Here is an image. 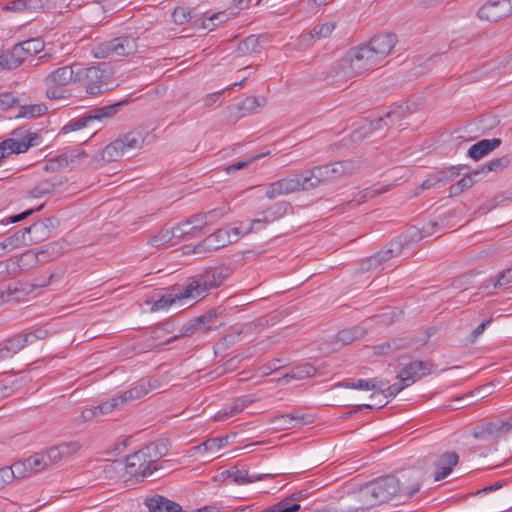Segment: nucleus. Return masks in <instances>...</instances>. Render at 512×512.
Wrapping results in <instances>:
<instances>
[{
	"instance_id": "1",
	"label": "nucleus",
	"mask_w": 512,
	"mask_h": 512,
	"mask_svg": "<svg viewBox=\"0 0 512 512\" xmlns=\"http://www.w3.org/2000/svg\"><path fill=\"white\" fill-rule=\"evenodd\" d=\"M396 44L393 34H380L367 44L350 49L337 60L330 69V77L335 80H349L362 76L378 67L391 53Z\"/></svg>"
},
{
	"instance_id": "2",
	"label": "nucleus",
	"mask_w": 512,
	"mask_h": 512,
	"mask_svg": "<svg viewBox=\"0 0 512 512\" xmlns=\"http://www.w3.org/2000/svg\"><path fill=\"white\" fill-rule=\"evenodd\" d=\"M166 456L167 454L161 453L160 450H134L124 458L125 473L136 479L145 478L158 469H167L176 464L186 463L185 460L180 459H163Z\"/></svg>"
},
{
	"instance_id": "3",
	"label": "nucleus",
	"mask_w": 512,
	"mask_h": 512,
	"mask_svg": "<svg viewBox=\"0 0 512 512\" xmlns=\"http://www.w3.org/2000/svg\"><path fill=\"white\" fill-rule=\"evenodd\" d=\"M230 275L231 269L226 266L208 268L187 284L185 294L194 300L203 296L208 290L220 286Z\"/></svg>"
},
{
	"instance_id": "4",
	"label": "nucleus",
	"mask_w": 512,
	"mask_h": 512,
	"mask_svg": "<svg viewBox=\"0 0 512 512\" xmlns=\"http://www.w3.org/2000/svg\"><path fill=\"white\" fill-rule=\"evenodd\" d=\"M44 46V42L40 38H31L15 44L11 50L0 55V66L8 70L15 69L27 58L41 52Z\"/></svg>"
},
{
	"instance_id": "5",
	"label": "nucleus",
	"mask_w": 512,
	"mask_h": 512,
	"mask_svg": "<svg viewBox=\"0 0 512 512\" xmlns=\"http://www.w3.org/2000/svg\"><path fill=\"white\" fill-rule=\"evenodd\" d=\"M399 483L396 476L388 475L367 483L362 489L363 497H370V505L384 503L399 493Z\"/></svg>"
},
{
	"instance_id": "6",
	"label": "nucleus",
	"mask_w": 512,
	"mask_h": 512,
	"mask_svg": "<svg viewBox=\"0 0 512 512\" xmlns=\"http://www.w3.org/2000/svg\"><path fill=\"white\" fill-rule=\"evenodd\" d=\"M108 76L98 66L83 68L78 64L76 81L84 86L87 94L97 95L109 90Z\"/></svg>"
},
{
	"instance_id": "7",
	"label": "nucleus",
	"mask_w": 512,
	"mask_h": 512,
	"mask_svg": "<svg viewBox=\"0 0 512 512\" xmlns=\"http://www.w3.org/2000/svg\"><path fill=\"white\" fill-rule=\"evenodd\" d=\"M61 460L60 450H41L30 457L15 463L18 475L25 477L27 473H37Z\"/></svg>"
},
{
	"instance_id": "8",
	"label": "nucleus",
	"mask_w": 512,
	"mask_h": 512,
	"mask_svg": "<svg viewBox=\"0 0 512 512\" xmlns=\"http://www.w3.org/2000/svg\"><path fill=\"white\" fill-rule=\"evenodd\" d=\"M239 229L238 227H234L230 230L218 229L199 242L194 247V252L199 254L211 252L237 242L241 237Z\"/></svg>"
},
{
	"instance_id": "9",
	"label": "nucleus",
	"mask_w": 512,
	"mask_h": 512,
	"mask_svg": "<svg viewBox=\"0 0 512 512\" xmlns=\"http://www.w3.org/2000/svg\"><path fill=\"white\" fill-rule=\"evenodd\" d=\"M120 105L121 103H116L94 109L90 112V114L70 121L63 127V131L64 133H68L69 131L80 130L95 120L102 121L103 119H109L118 112Z\"/></svg>"
},
{
	"instance_id": "10",
	"label": "nucleus",
	"mask_w": 512,
	"mask_h": 512,
	"mask_svg": "<svg viewBox=\"0 0 512 512\" xmlns=\"http://www.w3.org/2000/svg\"><path fill=\"white\" fill-rule=\"evenodd\" d=\"M459 456L454 451H446L430 458V467L433 469L434 481L445 479L457 465Z\"/></svg>"
},
{
	"instance_id": "11",
	"label": "nucleus",
	"mask_w": 512,
	"mask_h": 512,
	"mask_svg": "<svg viewBox=\"0 0 512 512\" xmlns=\"http://www.w3.org/2000/svg\"><path fill=\"white\" fill-rule=\"evenodd\" d=\"M512 14V4L507 0H488L478 10V17L491 22L499 21Z\"/></svg>"
},
{
	"instance_id": "12",
	"label": "nucleus",
	"mask_w": 512,
	"mask_h": 512,
	"mask_svg": "<svg viewBox=\"0 0 512 512\" xmlns=\"http://www.w3.org/2000/svg\"><path fill=\"white\" fill-rule=\"evenodd\" d=\"M77 68L78 64L59 67L45 77L44 83L49 88L63 87L71 82L77 83Z\"/></svg>"
},
{
	"instance_id": "13",
	"label": "nucleus",
	"mask_w": 512,
	"mask_h": 512,
	"mask_svg": "<svg viewBox=\"0 0 512 512\" xmlns=\"http://www.w3.org/2000/svg\"><path fill=\"white\" fill-rule=\"evenodd\" d=\"M319 176H322L324 183L338 181L344 176L352 173L355 165L352 161H339L333 164L318 166Z\"/></svg>"
},
{
	"instance_id": "14",
	"label": "nucleus",
	"mask_w": 512,
	"mask_h": 512,
	"mask_svg": "<svg viewBox=\"0 0 512 512\" xmlns=\"http://www.w3.org/2000/svg\"><path fill=\"white\" fill-rule=\"evenodd\" d=\"M298 191H300L299 180H297L296 174H294L268 184L266 186L265 196L268 199H275Z\"/></svg>"
},
{
	"instance_id": "15",
	"label": "nucleus",
	"mask_w": 512,
	"mask_h": 512,
	"mask_svg": "<svg viewBox=\"0 0 512 512\" xmlns=\"http://www.w3.org/2000/svg\"><path fill=\"white\" fill-rule=\"evenodd\" d=\"M431 373V366L428 362L413 361L407 364L398 374L397 378L404 381L405 385H412L417 380Z\"/></svg>"
},
{
	"instance_id": "16",
	"label": "nucleus",
	"mask_w": 512,
	"mask_h": 512,
	"mask_svg": "<svg viewBox=\"0 0 512 512\" xmlns=\"http://www.w3.org/2000/svg\"><path fill=\"white\" fill-rule=\"evenodd\" d=\"M507 434L509 433L504 420L487 422L473 429V437L483 441L499 438Z\"/></svg>"
},
{
	"instance_id": "17",
	"label": "nucleus",
	"mask_w": 512,
	"mask_h": 512,
	"mask_svg": "<svg viewBox=\"0 0 512 512\" xmlns=\"http://www.w3.org/2000/svg\"><path fill=\"white\" fill-rule=\"evenodd\" d=\"M399 483V493L397 495L412 497L420 489L419 473L415 470H404L396 476Z\"/></svg>"
},
{
	"instance_id": "18",
	"label": "nucleus",
	"mask_w": 512,
	"mask_h": 512,
	"mask_svg": "<svg viewBox=\"0 0 512 512\" xmlns=\"http://www.w3.org/2000/svg\"><path fill=\"white\" fill-rule=\"evenodd\" d=\"M314 422V416L310 414H300L293 412L280 415L273 419L274 427L277 429H290L298 425H308Z\"/></svg>"
},
{
	"instance_id": "19",
	"label": "nucleus",
	"mask_w": 512,
	"mask_h": 512,
	"mask_svg": "<svg viewBox=\"0 0 512 512\" xmlns=\"http://www.w3.org/2000/svg\"><path fill=\"white\" fill-rule=\"evenodd\" d=\"M84 156V152L77 150L64 152L47 161L44 168L45 170H57L68 167L79 162L80 158Z\"/></svg>"
},
{
	"instance_id": "20",
	"label": "nucleus",
	"mask_w": 512,
	"mask_h": 512,
	"mask_svg": "<svg viewBox=\"0 0 512 512\" xmlns=\"http://www.w3.org/2000/svg\"><path fill=\"white\" fill-rule=\"evenodd\" d=\"M405 115V108L399 106L397 109L389 111L385 116L375 119L369 123L371 131H379L384 127L393 126L400 122Z\"/></svg>"
},
{
	"instance_id": "21",
	"label": "nucleus",
	"mask_w": 512,
	"mask_h": 512,
	"mask_svg": "<svg viewBox=\"0 0 512 512\" xmlns=\"http://www.w3.org/2000/svg\"><path fill=\"white\" fill-rule=\"evenodd\" d=\"M401 253V244L399 242L391 243L389 248L383 249L367 259L368 269H377L382 263L399 256Z\"/></svg>"
},
{
	"instance_id": "22",
	"label": "nucleus",
	"mask_w": 512,
	"mask_h": 512,
	"mask_svg": "<svg viewBox=\"0 0 512 512\" xmlns=\"http://www.w3.org/2000/svg\"><path fill=\"white\" fill-rule=\"evenodd\" d=\"M460 174L459 170L455 167L448 168L446 170L439 171L429 178H427L421 185L422 189H430L432 187H440Z\"/></svg>"
},
{
	"instance_id": "23",
	"label": "nucleus",
	"mask_w": 512,
	"mask_h": 512,
	"mask_svg": "<svg viewBox=\"0 0 512 512\" xmlns=\"http://www.w3.org/2000/svg\"><path fill=\"white\" fill-rule=\"evenodd\" d=\"M149 512H181V506L163 496L156 495L145 500Z\"/></svg>"
},
{
	"instance_id": "24",
	"label": "nucleus",
	"mask_w": 512,
	"mask_h": 512,
	"mask_svg": "<svg viewBox=\"0 0 512 512\" xmlns=\"http://www.w3.org/2000/svg\"><path fill=\"white\" fill-rule=\"evenodd\" d=\"M62 185V179L60 177L54 176L50 179H45L37 183L30 191V194L34 198H41L46 195L55 193Z\"/></svg>"
},
{
	"instance_id": "25",
	"label": "nucleus",
	"mask_w": 512,
	"mask_h": 512,
	"mask_svg": "<svg viewBox=\"0 0 512 512\" xmlns=\"http://www.w3.org/2000/svg\"><path fill=\"white\" fill-rule=\"evenodd\" d=\"M500 144L501 140L498 138L481 140L470 147L468 155L474 160H479L499 147Z\"/></svg>"
},
{
	"instance_id": "26",
	"label": "nucleus",
	"mask_w": 512,
	"mask_h": 512,
	"mask_svg": "<svg viewBox=\"0 0 512 512\" xmlns=\"http://www.w3.org/2000/svg\"><path fill=\"white\" fill-rule=\"evenodd\" d=\"M319 172V168L316 166L305 172L297 173L296 177L299 180L300 191L313 189L324 183L322 176H319Z\"/></svg>"
},
{
	"instance_id": "27",
	"label": "nucleus",
	"mask_w": 512,
	"mask_h": 512,
	"mask_svg": "<svg viewBox=\"0 0 512 512\" xmlns=\"http://www.w3.org/2000/svg\"><path fill=\"white\" fill-rule=\"evenodd\" d=\"M253 401V398L248 395L239 397L235 399V401L232 404L226 406L225 408H223V410L219 411L216 419L220 421L226 420L229 417H232L240 413L245 407H247Z\"/></svg>"
},
{
	"instance_id": "28",
	"label": "nucleus",
	"mask_w": 512,
	"mask_h": 512,
	"mask_svg": "<svg viewBox=\"0 0 512 512\" xmlns=\"http://www.w3.org/2000/svg\"><path fill=\"white\" fill-rule=\"evenodd\" d=\"M115 54L118 57H125L134 54L137 49V38L132 36H120L114 38Z\"/></svg>"
},
{
	"instance_id": "29",
	"label": "nucleus",
	"mask_w": 512,
	"mask_h": 512,
	"mask_svg": "<svg viewBox=\"0 0 512 512\" xmlns=\"http://www.w3.org/2000/svg\"><path fill=\"white\" fill-rule=\"evenodd\" d=\"M50 225L51 220L47 219L45 221L35 222L29 227L24 228L23 231H25V235H30L31 242L37 243L45 240L49 236Z\"/></svg>"
},
{
	"instance_id": "30",
	"label": "nucleus",
	"mask_w": 512,
	"mask_h": 512,
	"mask_svg": "<svg viewBox=\"0 0 512 512\" xmlns=\"http://www.w3.org/2000/svg\"><path fill=\"white\" fill-rule=\"evenodd\" d=\"M383 379L371 378V379H358L356 381L345 380L338 384L340 387L358 390H372L376 391L377 387L384 386Z\"/></svg>"
},
{
	"instance_id": "31",
	"label": "nucleus",
	"mask_w": 512,
	"mask_h": 512,
	"mask_svg": "<svg viewBox=\"0 0 512 512\" xmlns=\"http://www.w3.org/2000/svg\"><path fill=\"white\" fill-rule=\"evenodd\" d=\"M47 258L41 257L39 250L37 252L26 251L16 257L15 263L20 270H29L34 268L38 263H46Z\"/></svg>"
},
{
	"instance_id": "32",
	"label": "nucleus",
	"mask_w": 512,
	"mask_h": 512,
	"mask_svg": "<svg viewBox=\"0 0 512 512\" xmlns=\"http://www.w3.org/2000/svg\"><path fill=\"white\" fill-rule=\"evenodd\" d=\"M191 300V296L185 294V288L174 294H166L154 301L151 308L152 311L162 310L170 307L171 305L182 302L184 300Z\"/></svg>"
},
{
	"instance_id": "33",
	"label": "nucleus",
	"mask_w": 512,
	"mask_h": 512,
	"mask_svg": "<svg viewBox=\"0 0 512 512\" xmlns=\"http://www.w3.org/2000/svg\"><path fill=\"white\" fill-rule=\"evenodd\" d=\"M271 224L267 217L264 215V212H261L257 215V217L253 220H246L239 223L237 226L241 236L246 235L251 232H258L264 229L267 225Z\"/></svg>"
},
{
	"instance_id": "34",
	"label": "nucleus",
	"mask_w": 512,
	"mask_h": 512,
	"mask_svg": "<svg viewBox=\"0 0 512 512\" xmlns=\"http://www.w3.org/2000/svg\"><path fill=\"white\" fill-rule=\"evenodd\" d=\"M266 104L265 97L248 96L238 104V110L242 111V115H250L257 113Z\"/></svg>"
},
{
	"instance_id": "35",
	"label": "nucleus",
	"mask_w": 512,
	"mask_h": 512,
	"mask_svg": "<svg viewBox=\"0 0 512 512\" xmlns=\"http://www.w3.org/2000/svg\"><path fill=\"white\" fill-rule=\"evenodd\" d=\"M119 140L122 142L123 149L126 154L131 152L132 150L140 149L144 145V136L141 131H130L125 135L119 137Z\"/></svg>"
},
{
	"instance_id": "36",
	"label": "nucleus",
	"mask_w": 512,
	"mask_h": 512,
	"mask_svg": "<svg viewBox=\"0 0 512 512\" xmlns=\"http://www.w3.org/2000/svg\"><path fill=\"white\" fill-rule=\"evenodd\" d=\"M151 390V385L146 381H140L136 385H134L131 389L125 391L122 395H120L121 403L123 405L127 404L130 401L139 399Z\"/></svg>"
},
{
	"instance_id": "37",
	"label": "nucleus",
	"mask_w": 512,
	"mask_h": 512,
	"mask_svg": "<svg viewBox=\"0 0 512 512\" xmlns=\"http://www.w3.org/2000/svg\"><path fill=\"white\" fill-rule=\"evenodd\" d=\"M26 344L28 342L25 335H18L0 343V346L6 359L19 352Z\"/></svg>"
},
{
	"instance_id": "38",
	"label": "nucleus",
	"mask_w": 512,
	"mask_h": 512,
	"mask_svg": "<svg viewBox=\"0 0 512 512\" xmlns=\"http://www.w3.org/2000/svg\"><path fill=\"white\" fill-rule=\"evenodd\" d=\"M222 474H227V477L231 478L232 481L235 484H238V485H244V484H248V483H253L255 481H258V480L262 479L261 476L249 475L246 470H239V469H237L235 467H233V468H231L229 470H226Z\"/></svg>"
},
{
	"instance_id": "39",
	"label": "nucleus",
	"mask_w": 512,
	"mask_h": 512,
	"mask_svg": "<svg viewBox=\"0 0 512 512\" xmlns=\"http://www.w3.org/2000/svg\"><path fill=\"white\" fill-rule=\"evenodd\" d=\"M121 140L117 138L110 144H108L101 153L102 159L106 162L116 161L118 158L126 155L125 150L123 149Z\"/></svg>"
},
{
	"instance_id": "40",
	"label": "nucleus",
	"mask_w": 512,
	"mask_h": 512,
	"mask_svg": "<svg viewBox=\"0 0 512 512\" xmlns=\"http://www.w3.org/2000/svg\"><path fill=\"white\" fill-rule=\"evenodd\" d=\"M46 106L43 104H26L22 99L16 118H35L46 112Z\"/></svg>"
},
{
	"instance_id": "41",
	"label": "nucleus",
	"mask_w": 512,
	"mask_h": 512,
	"mask_svg": "<svg viewBox=\"0 0 512 512\" xmlns=\"http://www.w3.org/2000/svg\"><path fill=\"white\" fill-rule=\"evenodd\" d=\"M315 374V368L309 364L305 363L298 367L293 368L289 373L283 375L280 380L285 381L287 383L289 380H302L307 377H311Z\"/></svg>"
},
{
	"instance_id": "42",
	"label": "nucleus",
	"mask_w": 512,
	"mask_h": 512,
	"mask_svg": "<svg viewBox=\"0 0 512 512\" xmlns=\"http://www.w3.org/2000/svg\"><path fill=\"white\" fill-rule=\"evenodd\" d=\"M290 208V204L286 201H279L274 203L272 206L267 208L264 212V215L267 217L270 223H273L283 216L286 215Z\"/></svg>"
},
{
	"instance_id": "43",
	"label": "nucleus",
	"mask_w": 512,
	"mask_h": 512,
	"mask_svg": "<svg viewBox=\"0 0 512 512\" xmlns=\"http://www.w3.org/2000/svg\"><path fill=\"white\" fill-rule=\"evenodd\" d=\"M235 438H236V435H225V436L209 438L201 443H198L197 445L193 446L192 448H223L225 446L234 444L233 440Z\"/></svg>"
},
{
	"instance_id": "44",
	"label": "nucleus",
	"mask_w": 512,
	"mask_h": 512,
	"mask_svg": "<svg viewBox=\"0 0 512 512\" xmlns=\"http://www.w3.org/2000/svg\"><path fill=\"white\" fill-rule=\"evenodd\" d=\"M114 47V39H111L94 45L92 47L91 53L93 57L97 59H104L111 56H116Z\"/></svg>"
},
{
	"instance_id": "45",
	"label": "nucleus",
	"mask_w": 512,
	"mask_h": 512,
	"mask_svg": "<svg viewBox=\"0 0 512 512\" xmlns=\"http://www.w3.org/2000/svg\"><path fill=\"white\" fill-rule=\"evenodd\" d=\"M365 333H366V331L363 327L355 326L352 328H347V329L341 330L337 334V338H338L339 342L347 345V344L352 343L356 339L363 337L365 335Z\"/></svg>"
},
{
	"instance_id": "46",
	"label": "nucleus",
	"mask_w": 512,
	"mask_h": 512,
	"mask_svg": "<svg viewBox=\"0 0 512 512\" xmlns=\"http://www.w3.org/2000/svg\"><path fill=\"white\" fill-rule=\"evenodd\" d=\"M210 330L211 326L207 327H200V325L197 322V319H193L192 321L185 324L179 331L178 334L174 335L173 337L169 338L165 342H163L161 345H166L169 343H172L174 340L180 339L182 337L190 336L192 335L196 330Z\"/></svg>"
},
{
	"instance_id": "47",
	"label": "nucleus",
	"mask_w": 512,
	"mask_h": 512,
	"mask_svg": "<svg viewBox=\"0 0 512 512\" xmlns=\"http://www.w3.org/2000/svg\"><path fill=\"white\" fill-rule=\"evenodd\" d=\"M509 164V159L506 156L493 159L484 164L481 169L474 170L475 175H485L492 171H499Z\"/></svg>"
},
{
	"instance_id": "48",
	"label": "nucleus",
	"mask_w": 512,
	"mask_h": 512,
	"mask_svg": "<svg viewBox=\"0 0 512 512\" xmlns=\"http://www.w3.org/2000/svg\"><path fill=\"white\" fill-rule=\"evenodd\" d=\"M2 242L7 252H11L17 248H21L27 245L25 231H23V229L16 231L13 235L5 238Z\"/></svg>"
},
{
	"instance_id": "49",
	"label": "nucleus",
	"mask_w": 512,
	"mask_h": 512,
	"mask_svg": "<svg viewBox=\"0 0 512 512\" xmlns=\"http://www.w3.org/2000/svg\"><path fill=\"white\" fill-rule=\"evenodd\" d=\"M174 233H176L177 238L182 239H191L197 236L195 231V227L192 224L190 217L185 221H182L173 227Z\"/></svg>"
},
{
	"instance_id": "50",
	"label": "nucleus",
	"mask_w": 512,
	"mask_h": 512,
	"mask_svg": "<svg viewBox=\"0 0 512 512\" xmlns=\"http://www.w3.org/2000/svg\"><path fill=\"white\" fill-rule=\"evenodd\" d=\"M173 238H177L176 233H174V229L172 228H163L159 231L158 234L154 235L149 243L153 247H161L168 244Z\"/></svg>"
},
{
	"instance_id": "51",
	"label": "nucleus",
	"mask_w": 512,
	"mask_h": 512,
	"mask_svg": "<svg viewBox=\"0 0 512 512\" xmlns=\"http://www.w3.org/2000/svg\"><path fill=\"white\" fill-rule=\"evenodd\" d=\"M64 242H52L45 245L39 250L41 257L47 258V262L51 259L58 258L64 251Z\"/></svg>"
},
{
	"instance_id": "52",
	"label": "nucleus",
	"mask_w": 512,
	"mask_h": 512,
	"mask_svg": "<svg viewBox=\"0 0 512 512\" xmlns=\"http://www.w3.org/2000/svg\"><path fill=\"white\" fill-rule=\"evenodd\" d=\"M404 346L403 340H392L373 347L375 355L391 354Z\"/></svg>"
},
{
	"instance_id": "53",
	"label": "nucleus",
	"mask_w": 512,
	"mask_h": 512,
	"mask_svg": "<svg viewBox=\"0 0 512 512\" xmlns=\"http://www.w3.org/2000/svg\"><path fill=\"white\" fill-rule=\"evenodd\" d=\"M385 385L381 387L376 388V392H380L385 397L394 398L396 397L404 388L408 387V385L404 384V381H400L399 383H394L392 385H389V382L386 380H383Z\"/></svg>"
},
{
	"instance_id": "54",
	"label": "nucleus",
	"mask_w": 512,
	"mask_h": 512,
	"mask_svg": "<svg viewBox=\"0 0 512 512\" xmlns=\"http://www.w3.org/2000/svg\"><path fill=\"white\" fill-rule=\"evenodd\" d=\"M335 29V23L332 21L316 25L311 31V36L317 39H324L331 35Z\"/></svg>"
},
{
	"instance_id": "55",
	"label": "nucleus",
	"mask_w": 512,
	"mask_h": 512,
	"mask_svg": "<svg viewBox=\"0 0 512 512\" xmlns=\"http://www.w3.org/2000/svg\"><path fill=\"white\" fill-rule=\"evenodd\" d=\"M14 478H22L18 475L15 463L10 467L0 468V489L11 483Z\"/></svg>"
},
{
	"instance_id": "56",
	"label": "nucleus",
	"mask_w": 512,
	"mask_h": 512,
	"mask_svg": "<svg viewBox=\"0 0 512 512\" xmlns=\"http://www.w3.org/2000/svg\"><path fill=\"white\" fill-rule=\"evenodd\" d=\"M228 20V15L226 12H219L215 13L209 18H206L203 21V28L208 30H213L215 27H217L219 24L224 23Z\"/></svg>"
},
{
	"instance_id": "57",
	"label": "nucleus",
	"mask_w": 512,
	"mask_h": 512,
	"mask_svg": "<svg viewBox=\"0 0 512 512\" xmlns=\"http://www.w3.org/2000/svg\"><path fill=\"white\" fill-rule=\"evenodd\" d=\"M21 101H22L21 98L16 97L11 92H6V93L0 94V108L1 109H10V108H14V107L19 108Z\"/></svg>"
},
{
	"instance_id": "58",
	"label": "nucleus",
	"mask_w": 512,
	"mask_h": 512,
	"mask_svg": "<svg viewBox=\"0 0 512 512\" xmlns=\"http://www.w3.org/2000/svg\"><path fill=\"white\" fill-rule=\"evenodd\" d=\"M226 211L224 208H215L207 212H203V218L206 222L207 227L218 222L224 215Z\"/></svg>"
},
{
	"instance_id": "59",
	"label": "nucleus",
	"mask_w": 512,
	"mask_h": 512,
	"mask_svg": "<svg viewBox=\"0 0 512 512\" xmlns=\"http://www.w3.org/2000/svg\"><path fill=\"white\" fill-rule=\"evenodd\" d=\"M120 406H123V403H121V399L118 396V397L112 398L109 401L99 404L98 406H96V409L98 410V415H104Z\"/></svg>"
},
{
	"instance_id": "60",
	"label": "nucleus",
	"mask_w": 512,
	"mask_h": 512,
	"mask_svg": "<svg viewBox=\"0 0 512 512\" xmlns=\"http://www.w3.org/2000/svg\"><path fill=\"white\" fill-rule=\"evenodd\" d=\"M259 46L258 38L254 35L246 37L239 43V50L244 53L254 52Z\"/></svg>"
},
{
	"instance_id": "61",
	"label": "nucleus",
	"mask_w": 512,
	"mask_h": 512,
	"mask_svg": "<svg viewBox=\"0 0 512 512\" xmlns=\"http://www.w3.org/2000/svg\"><path fill=\"white\" fill-rule=\"evenodd\" d=\"M5 292L8 302H19L26 295L25 291L18 286H9Z\"/></svg>"
},
{
	"instance_id": "62",
	"label": "nucleus",
	"mask_w": 512,
	"mask_h": 512,
	"mask_svg": "<svg viewBox=\"0 0 512 512\" xmlns=\"http://www.w3.org/2000/svg\"><path fill=\"white\" fill-rule=\"evenodd\" d=\"M172 18L176 24H184L191 18L190 11L184 7H177L172 13Z\"/></svg>"
},
{
	"instance_id": "63",
	"label": "nucleus",
	"mask_w": 512,
	"mask_h": 512,
	"mask_svg": "<svg viewBox=\"0 0 512 512\" xmlns=\"http://www.w3.org/2000/svg\"><path fill=\"white\" fill-rule=\"evenodd\" d=\"M512 283V267L501 272L493 282L494 288H499Z\"/></svg>"
},
{
	"instance_id": "64",
	"label": "nucleus",
	"mask_w": 512,
	"mask_h": 512,
	"mask_svg": "<svg viewBox=\"0 0 512 512\" xmlns=\"http://www.w3.org/2000/svg\"><path fill=\"white\" fill-rule=\"evenodd\" d=\"M286 364L281 359H273L269 362H267L264 366H262L261 373L262 375L266 376L269 375L273 371H277L280 368L284 367Z\"/></svg>"
}]
</instances>
